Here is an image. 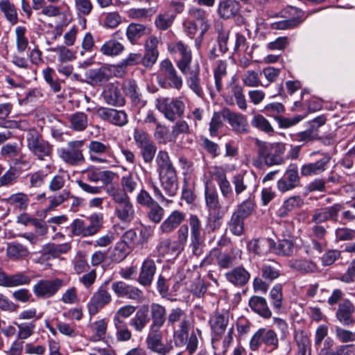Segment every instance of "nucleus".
I'll list each match as a JSON object with an SVG mask.
<instances>
[{"label": "nucleus", "mask_w": 355, "mask_h": 355, "mask_svg": "<svg viewBox=\"0 0 355 355\" xmlns=\"http://www.w3.org/2000/svg\"><path fill=\"white\" fill-rule=\"evenodd\" d=\"M257 148V156L252 159V164L257 168H263L264 165L272 166L284 163V154L286 150L285 144L279 142L269 143L254 139Z\"/></svg>", "instance_id": "obj_1"}, {"label": "nucleus", "mask_w": 355, "mask_h": 355, "mask_svg": "<svg viewBox=\"0 0 355 355\" xmlns=\"http://www.w3.org/2000/svg\"><path fill=\"white\" fill-rule=\"evenodd\" d=\"M157 83L164 89H175L180 90L183 86V79L168 59L160 63Z\"/></svg>", "instance_id": "obj_2"}, {"label": "nucleus", "mask_w": 355, "mask_h": 355, "mask_svg": "<svg viewBox=\"0 0 355 355\" xmlns=\"http://www.w3.org/2000/svg\"><path fill=\"white\" fill-rule=\"evenodd\" d=\"M108 196L115 203L114 214L117 218L125 223H130L135 217V211L128 195L123 191H114Z\"/></svg>", "instance_id": "obj_3"}, {"label": "nucleus", "mask_w": 355, "mask_h": 355, "mask_svg": "<svg viewBox=\"0 0 355 355\" xmlns=\"http://www.w3.org/2000/svg\"><path fill=\"white\" fill-rule=\"evenodd\" d=\"M89 159L95 164H110L115 159L111 146L98 140H92L87 145Z\"/></svg>", "instance_id": "obj_4"}, {"label": "nucleus", "mask_w": 355, "mask_h": 355, "mask_svg": "<svg viewBox=\"0 0 355 355\" xmlns=\"http://www.w3.org/2000/svg\"><path fill=\"white\" fill-rule=\"evenodd\" d=\"M155 107L164 114L166 119L174 121L184 114L185 105L178 98L159 96L155 99Z\"/></svg>", "instance_id": "obj_5"}, {"label": "nucleus", "mask_w": 355, "mask_h": 355, "mask_svg": "<svg viewBox=\"0 0 355 355\" xmlns=\"http://www.w3.org/2000/svg\"><path fill=\"white\" fill-rule=\"evenodd\" d=\"M84 144V140L69 141L66 148L59 150V157L64 163L70 166L81 165L85 161L83 150Z\"/></svg>", "instance_id": "obj_6"}, {"label": "nucleus", "mask_w": 355, "mask_h": 355, "mask_svg": "<svg viewBox=\"0 0 355 355\" xmlns=\"http://www.w3.org/2000/svg\"><path fill=\"white\" fill-rule=\"evenodd\" d=\"M26 139L28 148L38 159H44L46 157L51 156V145L44 140L42 136L36 130H30L28 132Z\"/></svg>", "instance_id": "obj_7"}, {"label": "nucleus", "mask_w": 355, "mask_h": 355, "mask_svg": "<svg viewBox=\"0 0 355 355\" xmlns=\"http://www.w3.org/2000/svg\"><path fill=\"white\" fill-rule=\"evenodd\" d=\"M65 285L62 279H42L34 284L33 291L37 298L45 300L54 296Z\"/></svg>", "instance_id": "obj_8"}, {"label": "nucleus", "mask_w": 355, "mask_h": 355, "mask_svg": "<svg viewBox=\"0 0 355 355\" xmlns=\"http://www.w3.org/2000/svg\"><path fill=\"white\" fill-rule=\"evenodd\" d=\"M112 289L119 297H126L139 303L144 300V293L141 289L122 281L113 282Z\"/></svg>", "instance_id": "obj_9"}, {"label": "nucleus", "mask_w": 355, "mask_h": 355, "mask_svg": "<svg viewBox=\"0 0 355 355\" xmlns=\"http://www.w3.org/2000/svg\"><path fill=\"white\" fill-rule=\"evenodd\" d=\"M112 300V295L105 286L99 287L94 293L87 304V309L90 315L96 314L99 310L109 304Z\"/></svg>", "instance_id": "obj_10"}, {"label": "nucleus", "mask_w": 355, "mask_h": 355, "mask_svg": "<svg viewBox=\"0 0 355 355\" xmlns=\"http://www.w3.org/2000/svg\"><path fill=\"white\" fill-rule=\"evenodd\" d=\"M168 51L171 53H179L181 58L177 62V66L184 74H188L190 70L191 62V51L188 45L180 41L171 44L168 46Z\"/></svg>", "instance_id": "obj_11"}, {"label": "nucleus", "mask_w": 355, "mask_h": 355, "mask_svg": "<svg viewBox=\"0 0 355 355\" xmlns=\"http://www.w3.org/2000/svg\"><path fill=\"white\" fill-rule=\"evenodd\" d=\"M224 119L231 125L232 130L237 134L247 135L250 131V127L246 116L241 113L232 112L225 108Z\"/></svg>", "instance_id": "obj_12"}, {"label": "nucleus", "mask_w": 355, "mask_h": 355, "mask_svg": "<svg viewBox=\"0 0 355 355\" xmlns=\"http://www.w3.org/2000/svg\"><path fill=\"white\" fill-rule=\"evenodd\" d=\"M96 114L101 119L116 126L122 127L128 123V115L123 110L101 107Z\"/></svg>", "instance_id": "obj_13"}, {"label": "nucleus", "mask_w": 355, "mask_h": 355, "mask_svg": "<svg viewBox=\"0 0 355 355\" xmlns=\"http://www.w3.org/2000/svg\"><path fill=\"white\" fill-rule=\"evenodd\" d=\"M355 306L349 299H344L338 304L336 311V318L344 326L351 327L355 324Z\"/></svg>", "instance_id": "obj_14"}, {"label": "nucleus", "mask_w": 355, "mask_h": 355, "mask_svg": "<svg viewBox=\"0 0 355 355\" xmlns=\"http://www.w3.org/2000/svg\"><path fill=\"white\" fill-rule=\"evenodd\" d=\"M101 96L107 105L115 107L125 105V101L118 82L107 84L103 88Z\"/></svg>", "instance_id": "obj_15"}, {"label": "nucleus", "mask_w": 355, "mask_h": 355, "mask_svg": "<svg viewBox=\"0 0 355 355\" xmlns=\"http://www.w3.org/2000/svg\"><path fill=\"white\" fill-rule=\"evenodd\" d=\"M300 178L298 168L295 164H291L286 170L284 176L277 182V188L282 192L292 190L300 186Z\"/></svg>", "instance_id": "obj_16"}, {"label": "nucleus", "mask_w": 355, "mask_h": 355, "mask_svg": "<svg viewBox=\"0 0 355 355\" xmlns=\"http://www.w3.org/2000/svg\"><path fill=\"white\" fill-rule=\"evenodd\" d=\"M343 209L342 203H336L331 207L316 209L312 215L311 221L318 225L328 220L337 221L339 212Z\"/></svg>", "instance_id": "obj_17"}, {"label": "nucleus", "mask_w": 355, "mask_h": 355, "mask_svg": "<svg viewBox=\"0 0 355 355\" xmlns=\"http://www.w3.org/2000/svg\"><path fill=\"white\" fill-rule=\"evenodd\" d=\"M161 187L167 196H175L178 190V180L176 169L159 173Z\"/></svg>", "instance_id": "obj_18"}, {"label": "nucleus", "mask_w": 355, "mask_h": 355, "mask_svg": "<svg viewBox=\"0 0 355 355\" xmlns=\"http://www.w3.org/2000/svg\"><path fill=\"white\" fill-rule=\"evenodd\" d=\"M225 101L230 105L234 104L235 101L239 108L241 110H245L248 107L242 86L234 82L230 83L227 86Z\"/></svg>", "instance_id": "obj_19"}, {"label": "nucleus", "mask_w": 355, "mask_h": 355, "mask_svg": "<svg viewBox=\"0 0 355 355\" xmlns=\"http://www.w3.org/2000/svg\"><path fill=\"white\" fill-rule=\"evenodd\" d=\"M212 174L218 185L222 196L229 200L230 204L232 203L233 189L230 181L227 178L225 171L222 168L215 167Z\"/></svg>", "instance_id": "obj_20"}, {"label": "nucleus", "mask_w": 355, "mask_h": 355, "mask_svg": "<svg viewBox=\"0 0 355 355\" xmlns=\"http://www.w3.org/2000/svg\"><path fill=\"white\" fill-rule=\"evenodd\" d=\"M330 160L331 157L328 154H323L322 158L317 162L302 165L301 167V175L302 176L319 175L327 170Z\"/></svg>", "instance_id": "obj_21"}, {"label": "nucleus", "mask_w": 355, "mask_h": 355, "mask_svg": "<svg viewBox=\"0 0 355 355\" xmlns=\"http://www.w3.org/2000/svg\"><path fill=\"white\" fill-rule=\"evenodd\" d=\"M122 88L125 94L130 98L131 103L134 106L142 107L146 105V101L143 100L142 95L136 82L133 80L126 79L123 82Z\"/></svg>", "instance_id": "obj_22"}, {"label": "nucleus", "mask_w": 355, "mask_h": 355, "mask_svg": "<svg viewBox=\"0 0 355 355\" xmlns=\"http://www.w3.org/2000/svg\"><path fill=\"white\" fill-rule=\"evenodd\" d=\"M168 325L173 328L177 325L179 329L185 331L189 330L190 325L189 318L184 311L180 308L172 309L167 317Z\"/></svg>", "instance_id": "obj_23"}, {"label": "nucleus", "mask_w": 355, "mask_h": 355, "mask_svg": "<svg viewBox=\"0 0 355 355\" xmlns=\"http://www.w3.org/2000/svg\"><path fill=\"white\" fill-rule=\"evenodd\" d=\"M31 278L23 272L7 275L0 269V286L4 287H16L29 284Z\"/></svg>", "instance_id": "obj_24"}, {"label": "nucleus", "mask_w": 355, "mask_h": 355, "mask_svg": "<svg viewBox=\"0 0 355 355\" xmlns=\"http://www.w3.org/2000/svg\"><path fill=\"white\" fill-rule=\"evenodd\" d=\"M185 214L178 210H175L162 223L159 230L162 234L173 232L184 220Z\"/></svg>", "instance_id": "obj_25"}, {"label": "nucleus", "mask_w": 355, "mask_h": 355, "mask_svg": "<svg viewBox=\"0 0 355 355\" xmlns=\"http://www.w3.org/2000/svg\"><path fill=\"white\" fill-rule=\"evenodd\" d=\"M230 314L227 311L217 312L209 318V323L215 335L221 336L227 329Z\"/></svg>", "instance_id": "obj_26"}, {"label": "nucleus", "mask_w": 355, "mask_h": 355, "mask_svg": "<svg viewBox=\"0 0 355 355\" xmlns=\"http://www.w3.org/2000/svg\"><path fill=\"white\" fill-rule=\"evenodd\" d=\"M156 270L155 262L151 259L145 260L141 266L138 282L144 286H150Z\"/></svg>", "instance_id": "obj_27"}, {"label": "nucleus", "mask_w": 355, "mask_h": 355, "mask_svg": "<svg viewBox=\"0 0 355 355\" xmlns=\"http://www.w3.org/2000/svg\"><path fill=\"white\" fill-rule=\"evenodd\" d=\"M151 33V28L148 26L131 23L126 28V36L132 44H135L141 37Z\"/></svg>", "instance_id": "obj_28"}, {"label": "nucleus", "mask_w": 355, "mask_h": 355, "mask_svg": "<svg viewBox=\"0 0 355 355\" xmlns=\"http://www.w3.org/2000/svg\"><path fill=\"white\" fill-rule=\"evenodd\" d=\"M228 282L236 286L245 285L250 277V273L242 266H238L225 273Z\"/></svg>", "instance_id": "obj_29"}, {"label": "nucleus", "mask_w": 355, "mask_h": 355, "mask_svg": "<svg viewBox=\"0 0 355 355\" xmlns=\"http://www.w3.org/2000/svg\"><path fill=\"white\" fill-rule=\"evenodd\" d=\"M150 322L148 309L147 306H143L138 309L135 316L130 320V325L137 332H141Z\"/></svg>", "instance_id": "obj_30"}, {"label": "nucleus", "mask_w": 355, "mask_h": 355, "mask_svg": "<svg viewBox=\"0 0 355 355\" xmlns=\"http://www.w3.org/2000/svg\"><path fill=\"white\" fill-rule=\"evenodd\" d=\"M121 185L122 189H119L113 186L107 188V193L111 194L114 191H123L125 195L132 193L138 187V180L132 175L129 174L123 176L121 180Z\"/></svg>", "instance_id": "obj_31"}, {"label": "nucleus", "mask_w": 355, "mask_h": 355, "mask_svg": "<svg viewBox=\"0 0 355 355\" xmlns=\"http://www.w3.org/2000/svg\"><path fill=\"white\" fill-rule=\"evenodd\" d=\"M189 15L192 21L198 24L201 31V37L209 28V24L207 19V13L202 8L193 7L189 10Z\"/></svg>", "instance_id": "obj_32"}, {"label": "nucleus", "mask_w": 355, "mask_h": 355, "mask_svg": "<svg viewBox=\"0 0 355 355\" xmlns=\"http://www.w3.org/2000/svg\"><path fill=\"white\" fill-rule=\"evenodd\" d=\"M249 306L251 309L264 318H270L272 312L268 308L266 300L259 296H252L249 300Z\"/></svg>", "instance_id": "obj_33"}, {"label": "nucleus", "mask_w": 355, "mask_h": 355, "mask_svg": "<svg viewBox=\"0 0 355 355\" xmlns=\"http://www.w3.org/2000/svg\"><path fill=\"white\" fill-rule=\"evenodd\" d=\"M239 10V3L233 0H225L220 2L218 8L219 16L224 19H229L236 16Z\"/></svg>", "instance_id": "obj_34"}, {"label": "nucleus", "mask_w": 355, "mask_h": 355, "mask_svg": "<svg viewBox=\"0 0 355 355\" xmlns=\"http://www.w3.org/2000/svg\"><path fill=\"white\" fill-rule=\"evenodd\" d=\"M69 128L76 132L84 131L88 125V116L83 112H76L67 116Z\"/></svg>", "instance_id": "obj_35"}, {"label": "nucleus", "mask_w": 355, "mask_h": 355, "mask_svg": "<svg viewBox=\"0 0 355 355\" xmlns=\"http://www.w3.org/2000/svg\"><path fill=\"white\" fill-rule=\"evenodd\" d=\"M162 339L163 335H147L146 338L147 349L155 353L165 355L168 352V349Z\"/></svg>", "instance_id": "obj_36"}, {"label": "nucleus", "mask_w": 355, "mask_h": 355, "mask_svg": "<svg viewBox=\"0 0 355 355\" xmlns=\"http://www.w3.org/2000/svg\"><path fill=\"white\" fill-rule=\"evenodd\" d=\"M190 75L187 78V84L188 87L199 97L204 95L202 87L200 85V79L199 77L200 69L198 64L191 71H189Z\"/></svg>", "instance_id": "obj_37"}, {"label": "nucleus", "mask_w": 355, "mask_h": 355, "mask_svg": "<svg viewBox=\"0 0 355 355\" xmlns=\"http://www.w3.org/2000/svg\"><path fill=\"white\" fill-rule=\"evenodd\" d=\"M0 10L3 13L6 20L12 25L18 22L17 8L13 3L9 0L0 1Z\"/></svg>", "instance_id": "obj_38"}, {"label": "nucleus", "mask_w": 355, "mask_h": 355, "mask_svg": "<svg viewBox=\"0 0 355 355\" xmlns=\"http://www.w3.org/2000/svg\"><path fill=\"white\" fill-rule=\"evenodd\" d=\"M261 274L264 279L273 281L280 275V266L273 260L266 261L261 266Z\"/></svg>", "instance_id": "obj_39"}, {"label": "nucleus", "mask_w": 355, "mask_h": 355, "mask_svg": "<svg viewBox=\"0 0 355 355\" xmlns=\"http://www.w3.org/2000/svg\"><path fill=\"white\" fill-rule=\"evenodd\" d=\"M288 266L293 269L303 272H314L318 270L317 264L313 261L293 259L288 261Z\"/></svg>", "instance_id": "obj_40"}, {"label": "nucleus", "mask_w": 355, "mask_h": 355, "mask_svg": "<svg viewBox=\"0 0 355 355\" xmlns=\"http://www.w3.org/2000/svg\"><path fill=\"white\" fill-rule=\"evenodd\" d=\"M157 173H162L175 169L170 156L166 150H161L155 157Z\"/></svg>", "instance_id": "obj_41"}, {"label": "nucleus", "mask_w": 355, "mask_h": 355, "mask_svg": "<svg viewBox=\"0 0 355 355\" xmlns=\"http://www.w3.org/2000/svg\"><path fill=\"white\" fill-rule=\"evenodd\" d=\"M227 64L226 61L218 60L214 69V85L216 91L220 92L223 89V79L227 76Z\"/></svg>", "instance_id": "obj_42"}, {"label": "nucleus", "mask_w": 355, "mask_h": 355, "mask_svg": "<svg viewBox=\"0 0 355 355\" xmlns=\"http://www.w3.org/2000/svg\"><path fill=\"white\" fill-rule=\"evenodd\" d=\"M275 249L276 253L279 255H291L295 249L293 238L291 236H288L287 238L279 239Z\"/></svg>", "instance_id": "obj_43"}, {"label": "nucleus", "mask_w": 355, "mask_h": 355, "mask_svg": "<svg viewBox=\"0 0 355 355\" xmlns=\"http://www.w3.org/2000/svg\"><path fill=\"white\" fill-rule=\"evenodd\" d=\"M150 318L151 323L164 325L167 317L166 308L158 304L153 303L150 305Z\"/></svg>", "instance_id": "obj_44"}, {"label": "nucleus", "mask_w": 355, "mask_h": 355, "mask_svg": "<svg viewBox=\"0 0 355 355\" xmlns=\"http://www.w3.org/2000/svg\"><path fill=\"white\" fill-rule=\"evenodd\" d=\"M124 46L115 39L105 42L101 47V52L106 55L116 56L122 53Z\"/></svg>", "instance_id": "obj_45"}, {"label": "nucleus", "mask_w": 355, "mask_h": 355, "mask_svg": "<svg viewBox=\"0 0 355 355\" xmlns=\"http://www.w3.org/2000/svg\"><path fill=\"white\" fill-rule=\"evenodd\" d=\"M6 252L8 257L12 259H19L27 257L29 254L26 247L17 242L8 243Z\"/></svg>", "instance_id": "obj_46"}, {"label": "nucleus", "mask_w": 355, "mask_h": 355, "mask_svg": "<svg viewBox=\"0 0 355 355\" xmlns=\"http://www.w3.org/2000/svg\"><path fill=\"white\" fill-rule=\"evenodd\" d=\"M112 71L113 69H109L107 65L92 69L89 71V78L96 84L106 82L112 78Z\"/></svg>", "instance_id": "obj_47"}, {"label": "nucleus", "mask_w": 355, "mask_h": 355, "mask_svg": "<svg viewBox=\"0 0 355 355\" xmlns=\"http://www.w3.org/2000/svg\"><path fill=\"white\" fill-rule=\"evenodd\" d=\"M270 243L265 239H253L248 243V249L258 255H263L269 251Z\"/></svg>", "instance_id": "obj_48"}, {"label": "nucleus", "mask_w": 355, "mask_h": 355, "mask_svg": "<svg viewBox=\"0 0 355 355\" xmlns=\"http://www.w3.org/2000/svg\"><path fill=\"white\" fill-rule=\"evenodd\" d=\"M302 205L303 200L299 196L290 197L284 202L282 207L278 211V214L281 217H284L289 211L300 207Z\"/></svg>", "instance_id": "obj_49"}, {"label": "nucleus", "mask_w": 355, "mask_h": 355, "mask_svg": "<svg viewBox=\"0 0 355 355\" xmlns=\"http://www.w3.org/2000/svg\"><path fill=\"white\" fill-rule=\"evenodd\" d=\"M89 224L85 223V237L93 236L99 232L103 223V216L101 214H92L89 218Z\"/></svg>", "instance_id": "obj_50"}, {"label": "nucleus", "mask_w": 355, "mask_h": 355, "mask_svg": "<svg viewBox=\"0 0 355 355\" xmlns=\"http://www.w3.org/2000/svg\"><path fill=\"white\" fill-rule=\"evenodd\" d=\"M116 329V337L121 342L128 341L132 338V333L124 320H116L113 322Z\"/></svg>", "instance_id": "obj_51"}, {"label": "nucleus", "mask_w": 355, "mask_h": 355, "mask_svg": "<svg viewBox=\"0 0 355 355\" xmlns=\"http://www.w3.org/2000/svg\"><path fill=\"white\" fill-rule=\"evenodd\" d=\"M8 202L15 209L19 211L25 210L28 205L29 198L27 195L23 193H17L11 195L8 198Z\"/></svg>", "instance_id": "obj_52"}, {"label": "nucleus", "mask_w": 355, "mask_h": 355, "mask_svg": "<svg viewBox=\"0 0 355 355\" xmlns=\"http://www.w3.org/2000/svg\"><path fill=\"white\" fill-rule=\"evenodd\" d=\"M49 51L55 53L58 55L59 62H68L76 58L75 53L64 45L50 48Z\"/></svg>", "instance_id": "obj_53"}, {"label": "nucleus", "mask_w": 355, "mask_h": 355, "mask_svg": "<svg viewBox=\"0 0 355 355\" xmlns=\"http://www.w3.org/2000/svg\"><path fill=\"white\" fill-rule=\"evenodd\" d=\"M324 345V347L320 349L318 355H350L352 352L350 348L352 347V345H342L336 347L335 350H331L328 348L330 347L329 341L325 340Z\"/></svg>", "instance_id": "obj_54"}, {"label": "nucleus", "mask_w": 355, "mask_h": 355, "mask_svg": "<svg viewBox=\"0 0 355 355\" xmlns=\"http://www.w3.org/2000/svg\"><path fill=\"white\" fill-rule=\"evenodd\" d=\"M71 248V245L68 243L62 244H55L49 243L44 245L42 248L45 254H50L53 257H58L61 254L66 253Z\"/></svg>", "instance_id": "obj_55"}, {"label": "nucleus", "mask_w": 355, "mask_h": 355, "mask_svg": "<svg viewBox=\"0 0 355 355\" xmlns=\"http://www.w3.org/2000/svg\"><path fill=\"white\" fill-rule=\"evenodd\" d=\"M15 33L17 50L19 53H24L28 46V40L26 36V28L24 26H18L15 28Z\"/></svg>", "instance_id": "obj_56"}, {"label": "nucleus", "mask_w": 355, "mask_h": 355, "mask_svg": "<svg viewBox=\"0 0 355 355\" xmlns=\"http://www.w3.org/2000/svg\"><path fill=\"white\" fill-rule=\"evenodd\" d=\"M158 253L162 257L166 255L179 254L182 251H179L177 245H172L171 240L170 239H165L160 241L159 244L157 247Z\"/></svg>", "instance_id": "obj_57"}, {"label": "nucleus", "mask_w": 355, "mask_h": 355, "mask_svg": "<svg viewBox=\"0 0 355 355\" xmlns=\"http://www.w3.org/2000/svg\"><path fill=\"white\" fill-rule=\"evenodd\" d=\"M334 331L336 340L340 343H347L355 341V331H352L340 326H336Z\"/></svg>", "instance_id": "obj_58"}, {"label": "nucleus", "mask_w": 355, "mask_h": 355, "mask_svg": "<svg viewBox=\"0 0 355 355\" xmlns=\"http://www.w3.org/2000/svg\"><path fill=\"white\" fill-rule=\"evenodd\" d=\"M138 148L140 150V154L142 157L143 160L146 164H150L157 152V146L153 141L142 145Z\"/></svg>", "instance_id": "obj_59"}, {"label": "nucleus", "mask_w": 355, "mask_h": 355, "mask_svg": "<svg viewBox=\"0 0 355 355\" xmlns=\"http://www.w3.org/2000/svg\"><path fill=\"white\" fill-rule=\"evenodd\" d=\"M251 124L254 128L263 132L270 134L273 132V128L268 120L261 114L254 115L252 119Z\"/></svg>", "instance_id": "obj_60"}, {"label": "nucleus", "mask_w": 355, "mask_h": 355, "mask_svg": "<svg viewBox=\"0 0 355 355\" xmlns=\"http://www.w3.org/2000/svg\"><path fill=\"white\" fill-rule=\"evenodd\" d=\"M223 112H225V108L221 110L220 112H214L209 123V132L211 136H216L218 131L223 125V119H224Z\"/></svg>", "instance_id": "obj_61"}, {"label": "nucleus", "mask_w": 355, "mask_h": 355, "mask_svg": "<svg viewBox=\"0 0 355 355\" xmlns=\"http://www.w3.org/2000/svg\"><path fill=\"white\" fill-rule=\"evenodd\" d=\"M241 80L244 85L250 87H257L263 86L259 79L257 72L252 70L246 71L241 77Z\"/></svg>", "instance_id": "obj_62"}, {"label": "nucleus", "mask_w": 355, "mask_h": 355, "mask_svg": "<svg viewBox=\"0 0 355 355\" xmlns=\"http://www.w3.org/2000/svg\"><path fill=\"white\" fill-rule=\"evenodd\" d=\"M232 184L234 187V192L237 196H240L248 188V182L245 174L237 173L232 178Z\"/></svg>", "instance_id": "obj_63"}, {"label": "nucleus", "mask_w": 355, "mask_h": 355, "mask_svg": "<svg viewBox=\"0 0 355 355\" xmlns=\"http://www.w3.org/2000/svg\"><path fill=\"white\" fill-rule=\"evenodd\" d=\"M244 218L233 213L229 222L230 232L236 235L241 236L244 230Z\"/></svg>", "instance_id": "obj_64"}]
</instances>
